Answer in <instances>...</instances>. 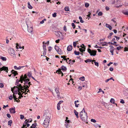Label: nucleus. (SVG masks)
Wrapping results in <instances>:
<instances>
[{"instance_id":"79ce46f5","label":"nucleus","mask_w":128,"mask_h":128,"mask_svg":"<svg viewBox=\"0 0 128 128\" xmlns=\"http://www.w3.org/2000/svg\"><path fill=\"white\" fill-rule=\"evenodd\" d=\"M98 14L99 16H102V13L101 12H98Z\"/></svg>"},{"instance_id":"864d4df0","label":"nucleus","mask_w":128,"mask_h":128,"mask_svg":"<svg viewBox=\"0 0 128 128\" xmlns=\"http://www.w3.org/2000/svg\"><path fill=\"white\" fill-rule=\"evenodd\" d=\"M73 44L74 47H76V42H73Z\"/></svg>"},{"instance_id":"1a4fd4ad","label":"nucleus","mask_w":128,"mask_h":128,"mask_svg":"<svg viewBox=\"0 0 128 128\" xmlns=\"http://www.w3.org/2000/svg\"><path fill=\"white\" fill-rule=\"evenodd\" d=\"M54 49L59 54L61 55L62 54L61 49L58 46H55L54 47Z\"/></svg>"},{"instance_id":"a878e982","label":"nucleus","mask_w":128,"mask_h":128,"mask_svg":"<svg viewBox=\"0 0 128 128\" xmlns=\"http://www.w3.org/2000/svg\"><path fill=\"white\" fill-rule=\"evenodd\" d=\"M28 8L30 9H32V7L30 4V2H28Z\"/></svg>"},{"instance_id":"4c0bfd02","label":"nucleus","mask_w":128,"mask_h":128,"mask_svg":"<svg viewBox=\"0 0 128 128\" xmlns=\"http://www.w3.org/2000/svg\"><path fill=\"white\" fill-rule=\"evenodd\" d=\"M80 80L82 81H84L85 80V78L84 76H82L80 78Z\"/></svg>"},{"instance_id":"423d86ee","label":"nucleus","mask_w":128,"mask_h":128,"mask_svg":"<svg viewBox=\"0 0 128 128\" xmlns=\"http://www.w3.org/2000/svg\"><path fill=\"white\" fill-rule=\"evenodd\" d=\"M55 91L54 93H53V95L55 97H57L58 99L60 98V92L58 90V89L57 88H55Z\"/></svg>"},{"instance_id":"cd10ccee","label":"nucleus","mask_w":128,"mask_h":128,"mask_svg":"<svg viewBox=\"0 0 128 128\" xmlns=\"http://www.w3.org/2000/svg\"><path fill=\"white\" fill-rule=\"evenodd\" d=\"M69 64H73L74 62H75V60H69Z\"/></svg>"},{"instance_id":"4468645a","label":"nucleus","mask_w":128,"mask_h":128,"mask_svg":"<svg viewBox=\"0 0 128 128\" xmlns=\"http://www.w3.org/2000/svg\"><path fill=\"white\" fill-rule=\"evenodd\" d=\"M81 46L82 47V48H79V50L81 52H84L85 51L86 48L82 46V45Z\"/></svg>"},{"instance_id":"603ef678","label":"nucleus","mask_w":128,"mask_h":128,"mask_svg":"<svg viewBox=\"0 0 128 128\" xmlns=\"http://www.w3.org/2000/svg\"><path fill=\"white\" fill-rule=\"evenodd\" d=\"M122 48V47H121V46H119L116 47V49L118 50H119L121 49V48Z\"/></svg>"},{"instance_id":"39448f33","label":"nucleus","mask_w":128,"mask_h":128,"mask_svg":"<svg viewBox=\"0 0 128 128\" xmlns=\"http://www.w3.org/2000/svg\"><path fill=\"white\" fill-rule=\"evenodd\" d=\"M80 116L81 120L83 121L88 123L87 121L88 116L86 113L85 112L84 108L80 113Z\"/></svg>"},{"instance_id":"9b49d317","label":"nucleus","mask_w":128,"mask_h":128,"mask_svg":"<svg viewBox=\"0 0 128 128\" xmlns=\"http://www.w3.org/2000/svg\"><path fill=\"white\" fill-rule=\"evenodd\" d=\"M44 42H43V44H44L43 45V47L44 50V52L43 53V56H44L46 54V43H45V44H44Z\"/></svg>"},{"instance_id":"5701e85b","label":"nucleus","mask_w":128,"mask_h":128,"mask_svg":"<svg viewBox=\"0 0 128 128\" xmlns=\"http://www.w3.org/2000/svg\"><path fill=\"white\" fill-rule=\"evenodd\" d=\"M74 112L75 115L76 116L77 118H79V116L78 115V112H76L75 110H74Z\"/></svg>"},{"instance_id":"6e6552de","label":"nucleus","mask_w":128,"mask_h":128,"mask_svg":"<svg viewBox=\"0 0 128 128\" xmlns=\"http://www.w3.org/2000/svg\"><path fill=\"white\" fill-rule=\"evenodd\" d=\"M15 51L12 48H10L8 50V52L10 55L14 57H16V54L14 53Z\"/></svg>"},{"instance_id":"e2e57ef3","label":"nucleus","mask_w":128,"mask_h":128,"mask_svg":"<svg viewBox=\"0 0 128 128\" xmlns=\"http://www.w3.org/2000/svg\"><path fill=\"white\" fill-rule=\"evenodd\" d=\"M66 56H61V58H63L64 60L65 58H66Z\"/></svg>"},{"instance_id":"13d9d810","label":"nucleus","mask_w":128,"mask_h":128,"mask_svg":"<svg viewBox=\"0 0 128 128\" xmlns=\"http://www.w3.org/2000/svg\"><path fill=\"white\" fill-rule=\"evenodd\" d=\"M4 84H2L0 83V87L2 88L4 87Z\"/></svg>"},{"instance_id":"473e14b6","label":"nucleus","mask_w":128,"mask_h":128,"mask_svg":"<svg viewBox=\"0 0 128 128\" xmlns=\"http://www.w3.org/2000/svg\"><path fill=\"white\" fill-rule=\"evenodd\" d=\"M94 126H95V127H96V128L98 127L99 128H100L101 127V126H100V125L98 124H95L94 125Z\"/></svg>"},{"instance_id":"6ab92c4d","label":"nucleus","mask_w":128,"mask_h":128,"mask_svg":"<svg viewBox=\"0 0 128 128\" xmlns=\"http://www.w3.org/2000/svg\"><path fill=\"white\" fill-rule=\"evenodd\" d=\"M100 44H101L102 46H108V44L106 42H103L100 43Z\"/></svg>"},{"instance_id":"393cba45","label":"nucleus","mask_w":128,"mask_h":128,"mask_svg":"<svg viewBox=\"0 0 128 128\" xmlns=\"http://www.w3.org/2000/svg\"><path fill=\"white\" fill-rule=\"evenodd\" d=\"M24 66H19L18 67H17V66H14V68L16 70H20V68H22Z\"/></svg>"},{"instance_id":"0eeeda50","label":"nucleus","mask_w":128,"mask_h":128,"mask_svg":"<svg viewBox=\"0 0 128 128\" xmlns=\"http://www.w3.org/2000/svg\"><path fill=\"white\" fill-rule=\"evenodd\" d=\"M88 52L90 54V56H95L96 54L97 51L95 50H91L90 48L88 49Z\"/></svg>"},{"instance_id":"f3484780","label":"nucleus","mask_w":128,"mask_h":128,"mask_svg":"<svg viewBox=\"0 0 128 128\" xmlns=\"http://www.w3.org/2000/svg\"><path fill=\"white\" fill-rule=\"evenodd\" d=\"M72 45L69 46L67 47V50L68 51H70L72 49Z\"/></svg>"},{"instance_id":"aec40b11","label":"nucleus","mask_w":128,"mask_h":128,"mask_svg":"<svg viewBox=\"0 0 128 128\" xmlns=\"http://www.w3.org/2000/svg\"><path fill=\"white\" fill-rule=\"evenodd\" d=\"M11 72L14 75V76H15L16 75L18 74V73H17V72L14 70H12Z\"/></svg>"},{"instance_id":"c9c22d12","label":"nucleus","mask_w":128,"mask_h":128,"mask_svg":"<svg viewBox=\"0 0 128 128\" xmlns=\"http://www.w3.org/2000/svg\"><path fill=\"white\" fill-rule=\"evenodd\" d=\"M116 42H114L113 43L112 42H108V44H113V45H114V44H116Z\"/></svg>"},{"instance_id":"7ed1b4c3","label":"nucleus","mask_w":128,"mask_h":128,"mask_svg":"<svg viewBox=\"0 0 128 128\" xmlns=\"http://www.w3.org/2000/svg\"><path fill=\"white\" fill-rule=\"evenodd\" d=\"M50 113L46 112L43 116V118L44 119L43 125L46 128L48 127L50 121Z\"/></svg>"},{"instance_id":"c85d7f7f","label":"nucleus","mask_w":128,"mask_h":128,"mask_svg":"<svg viewBox=\"0 0 128 128\" xmlns=\"http://www.w3.org/2000/svg\"><path fill=\"white\" fill-rule=\"evenodd\" d=\"M62 70H67V68L64 66H62Z\"/></svg>"},{"instance_id":"69168bd1","label":"nucleus","mask_w":128,"mask_h":128,"mask_svg":"<svg viewBox=\"0 0 128 128\" xmlns=\"http://www.w3.org/2000/svg\"><path fill=\"white\" fill-rule=\"evenodd\" d=\"M12 98L13 97L12 96H10L9 97V99L10 100H12Z\"/></svg>"},{"instance_id":"37998d69","label":"nucleus","mask_w":128,"mask_h":128,"mask_svg":"<svg viewBox=\"0 0 128 128\" xmlns=\"http://www.w3.org/2000/svg\"><path fill=\"white\" fill-rule=\"evenodd\" d=\"M46 20V19H44L43 20H42V21H41L40 24H43L44 23V21H45Z\"/></svg>"},{"instance_id":"5fc2aeb1","label":"nucleus","mask_w":128,"mask_h":128,"mask_svg":"<svg viewBox=\"0 0 128 128\" xmlns=\"http://www.w3.org/2000/svg\"><path fill=\"white\" fill-rule=\"evenodd\" d=\"M60 105L58 104L57 105V109L58 110H60Z\"/></svg>"},{"instance_id":"ddd939ff","label":"nucleus","mask_w":128,"mask_h":128,"mask_svg":"<svg viewBox=\"0 0 128 128\" xmlns=\"http://www.w3.org/2000/svg\"><path fill=\"white\" fill-rule=\"evenodd\" d=\"M56 72L59 74H62V76H63L64 75L63 73L61 71V70L60 68H59L58 70L56 71Z\"/></svg>"},{"instance_id":"de8ad7c7","label":"nucleus","mask_w":128,"mask_h":128,"mask_svg":"<svg viewBox=\"0 0 128 128\" xmlns=\"http://www.w3.org/2000/svg\"><path fill=\"white\" fill-rule=\"evenodd\" d=\"M91 121L94 123H95L96 122V120L95 119H92L91 120Z\"/></svg>"},{"instance_id":"a19ab883","label":"nucleus","mask_w":128,"mask_h":128,"mask_svg":"<svg viewBox=\"0 0 128 128\" xmlns=\"http://www.w3.org/2000/svg\"><path fill=\"white\" fill-rule=\"evenodd\" d=\"M29 120H28V121H27V122H24L23 123V124L25 125L26 126V124H27L28 123H29Z\"/></svg>"},{"instance_id":"b1692460","label":"nucleus","mask_w":128,"mask_h":128,"mask_svg":"<svg viewBox=\"0 0 128 128\" xmlns=\"http://www.w3.org/2000/svg\"><path fill=\"white\" fill-rule=\"evenodd\" d=\"M32 73L31 72H28L27 73V76H28L29 77H31Z\"/></svg>"},{"instance_id":"72a5a7b5","label":"nucleus","mask_w":128,"mask_h":128,"mask_svg":"<svg viewBox=\"0 0 128 128\" xmlns=\"http://www.w3.org/2000/svg\"><path fill=\"white\" fill-rule=\"evenodd\" d=\"M88 15H87V16L88 18V20H89V18H90V15L91 14V12H88Z\"/></svg>"},{"instance_id":"412c9836","label":"nucleus","mask_w":128,"mask_h":128,"mask_svg":"<svg viewBox=\"0 0 128 128\" xmlns=\"http://www.w3.org/2000/svg\"><path fill=\"white\" fill-rule=\"evenodd\" d=\"M115 100L114 98H112L110 100V102L111 103H112L113 104H114L116 105V106H117V104H116L115 102Z\"/></svg>"},{"instance_id":"680f3d73","label":"nucleus","mask_w":128,"mask_h":128,"mask_svg":"<svg viewBox=\"0 0 128 128\" xmlns=\"http://www.w3.org/2000/svg\"><path fill=\"white\" fill-rule=\"evenodd\" d=\"M16 46L17 48H22L21 46H19L18 44Z\"/></svg>"},{"instance_id":"f03ea898","label":"nucleus","mask_w":128,"mask_h":128,"mask_svg":"<svg viewBox=\"0 0 128 128\" xmlns=\"http://www.w3.org/2000/svg\"><path fill=\"white\" fill-rule=\"evenodd\" d=\"M26 23L22 24L21 26L23 29L24 30L28 29V31L30 33L32 32L33 28L32 26V25L31 22L29 21V18H26Z\"/></svg>"},{"instance_id":"c756f323","label":"nucleus","mask_w":128,"mask_h":128,"mask_svg":"<svg viewBox=\"0 0 128 128\" xmlns=\"http://www.w3.org/2000/svg\"><path fill=\"white\" fill-rule=\"evenodd\" d=\"M94 62V63L95 65V66H96L97 67H98L99 66V64L97 62H96L95 60H93Z\"/></svg>"},{"instance_id":"09e8293b","label":"nucleus","mask_w":128,"mask_h":128,"mask_svg":"<svg viewBox=\"0 0 128 128\" xmlns=\"http://www.w3.org/2000/svg\"><path fill=\"white\" fill-rule=\"evenodd\" d=\"M89 6V4L88 3H85V7L86 8H87Z\"/></svg>"},{"instance_id":"2eb2a0df","label":"nucleus","mask_w":128,"mask_h":128,"mask_svg":"<svg viewBox=\"0 0 128 128\" xmlns=\"http://www.w3.org/2000/svg\"><path fill=\"white\" fill-rule=\"evenodd\" d=\"M11 113L14 114L15 113V108H10L9 109Z\"/></svg>"},{"instance_id":"2f4dec72","label":"nucleus","mask_w":128,"mask_h":128,"mask_svg":"<svg viewBox=\"0 0 128 128\" xmlns=\"http://www.w3.org/2000/svg\"><path fill=\"white\" fill-rule=\"evenodd\" d=\"M92 61V60H91L90 59H88L85 60V62L86 63H87L88 62H91Z\"/></svg>"},{"instance_id":"3c124183","label":"nucleus","mask_w":128,"mask_h":128,"mask_svg":"<svg viewBox=\"0 0 128 128\" xmlns=\"http://www.w3.org/2000/svg\"><path fill=\"white\" fill-rule=\"evenodd\" d=\"M124 51L126 52L128 51V48L125 47L124 48Z\"/></svg>"},{"instance_id":"c03bdc74","label":"nucleus","mask_w":128,"mask_h":128,"mask_svg":"<svg viewBox=\"0 0 128 128\" xmlns=\"http://www.w3.org/2000/svg\"><path fill=\"white\" fill-rule=\"evenodd\" d=\"M20 119L21 120H22L24 119V115L21 114L20 115Z\"/></svg>"},{"instance_id":"0e129e2a","label":"nucleus","mask_w":128,"mask_h":128,"mask_svg":"<svg viewBox=\"0 0 128 128\" xmlns=\"http://www.w3.org/2000/svg\"><path fill=\"white\" fill-rule=\"evenodd\" d=\"M52 48L51 47L49 46L48 47V50L49 51H51V50H52Z\"/></svg>"},{"instance_id":"a211bd4d","label":"nucleus","mask_w":128,"mask_h":128,"mask_svg":"<svg viewBox=\"0 0 128 128\" xmlns=\"http://www.w3.org/2000/svg\"><path fill=\"white\" fill-rule=\"evenodd\" d=\"M106 28H108L110 30H112V27L109 24H106Z\"/></svg>"},{"instance_id":"e433bc0d","label":"nucleus","mask_w":128,"mask_h":128,"mask_svg":"<svg viewBox=\"0 0 128 128\" xmlns=\"http://www.w3.org/2000/svg\"><path fill=\"white\" fill-rule=\"evenodd\" d=\"M64 10L65 11H68L69 10L70 8L68 6L64 8Z\"/></svg>"},{"instance_id":"4be33fe9","label":"nucleus","mask_w":128,"mask_h":128,"mask_svg":"<svg viewBox=\"0 0 128 128\" xmlns=\"http://www.w3.org/2000/svg\"><path fill=\"white\" fill-rule=\"evenodd\" d=\"M24 91L23 90H22L18 92V94L20 96L22 94H23L24 92Z\"/></svg>"},{"instance_id":"bb28decb","label":"nucleus","mask_w":128,"mask_h":128,"mask_svg":"<svg viewBox=\"0 0 128 128\" xmlns=\"http://www.w3.org/2000/svg\"><path fill=\"white\" fill-rule=\"evenodd\" d=\"M36 126V123H35L32 124V125L30 126V128H35Z\"/></svg>"},{"instance_id":"20e7f679","label":"nucleus","mask_w":128,"mask_h":128,"mask_svg":"<svg viewBox=\"0 0 128 128\" xmlns=\"http://www.w3.org/2000/svg\"><path fill=\"white\" fill-rule=\"evenodd\" d=\"M16 85L18 86H14L11 89V90L14 94H16L18 93V92L22 90H24L25 88H23L21 84H18Z\"/></svg>"},{"instance_id":"bf43d9fd","label":"nucleus","mask_w":128,"mask_h":128,"mask_svg":"<svg viewBox=\"0 0 128 128\" xmlns=\"http://www.w3.org/2000/svg\"><path fill=\"white\" fill-rule=\"evenodd\" d=\"M63 102V101H62V100H61V101H60L59 102H58V104H60H60L62 103Z\"/></svg>"},{"instance_id":"6e6d98bb","label":"nucleus","mask_w":128,"mask_h":128,"mask_svg":"<svg viewBox=\"0 0 128 128\" xmlns=\"http://www.w3.org/2000/svg\"><path fill=\"white\" fill-rule=\"evenodd\" d=\"M56 12L54 13L53 14H52V16L54 17H55L56 16Z\"/></svg>"},{"instance_id":"f8f14e48","label":"nucleus","mask_w":128,"mask_h":128,"mask_svg":"<svg viewBox=\"0 0 128 128\" xmlns=\"http://www.w3.org/2000/svg\"><path fill=\"white\" fill-rule=\"evenodd\" d=\"M110 52L111 53L112 55H113L114 54V49L113 48V46H110Z\"/></svg>"},{"instance_id":"49530a36","label":"nucleus","mask_w":128,"mask_h":128,"mask_svg":"<svg viewBox=\"0 0 128 128\" xmlns=\"http://www.w3.org/2000/svg\"><path fill=\"white\" fill-rule=\"evenodd\" d=\"M72 26L73 27V28H74L76 27V26L75 25L74 23H72Z\"/></svg>"},{"instance_id":"4d7b16f0","label":"nucleus","mask_w":128,"mask_h":128,"mask_svg":"<svg viewBox=\"0 0 128 128\" xmlns=\"http://www.w3.org/2000/svg\"><path fill=\"white\" fill-rule=\"evenodd\" d=\"M14 94H13V97H14V100H16V99H18V98H16V96L14 95Z\"/></svg>"},{"instance_id":"338daca9","label":"nucleus","mask_w":128,"mask_h":128,"mask_svg":"<svg viewBox=\"0 0 128 128\" xmlns=\"http://www.w3.org/2000/svg\"><path fill=\"white\" fill-rule=\"evenodd\" d=\"M102 90L101 88H99V91L98 92V93H99L100 92H101L102 91Z\"/></svg>"},{"instance_id":"ea45409f","label":"nucleus","mask_w":128,"mask_h":128,"mask_svg":"<svg viewBox=\"0 0 128 128\" xmlns=\"http://www.w3.org/2000/svg\"><path fill=\"white\" fill-rule=\"evenodd\" d=\"M65 125L66 128H69L70 126V124H65Z\"/></svg>"},{"instance_id":"774afa93","label":"nucleus","mask_w":128,"mask_h":128,"mask_svg":"<svg viewBox=\"0 0 128 128\" xmlns=\"http://www.w3.org/2000/svg\"><path fill=\"white\" fill-rule=\"evenodd\" d=\"M114 37L116 38V40H118L120 39V38L119 37H117L116 36H114Z\"/></svg>"},{"instance_id":"a18cd8bd","label":"nucleus","mask_w":128,"mask_h":128,"mask_svg":"<svg viewBox=\"0 0 128 128\" xmlns=\"http://www.w3.org/2000/svg\"><path fill=\"white\" fill-rule=\"evenodd\" d=\"M123 13L125 15H128V11H125L124 12H123Z\"/></svg>"},{"instance_id":"9d476101","label":"nucleus","mask_w":128,"mask_h":128,"mask_svg":"<svg viewBox=\"0 0 128 128\" xmlns=\"http://www.w3.org/2000/svg\"><path fill=\"white\" fill-rule=\"evenodd\" d=\"M55 34L56 35L60 38H61L62 37V32L60 31H57L55 32Z\"/></svg>"},{"instance_id":"052dcab7","label":"nucleus","mask_w":128,"mask_h":128,"mask_svg":"<svg viewBox=\"0 0 128 128\" xmlns=\"http://www.w3.org/2000/svg\"><path fill=\"white\" fill-rule=\"evenodd\" d=\"M120 102L122 104H124V102L123 99H121L120 101Z\"/></svg>"},{"instance_id":"7c9ffc66","label":"nucleus","mask_w":128,"mask_h":128,"mask_svg":"<svg viewBox=\"0 0 128 128\" xmlns=\"http://www.w3.org/2000/svg\"><path fill=\"white\" fill-rule=\"evenodd\" d=\"M12 120H10L8 122V125L10 126H11L12 125Z\"/></svg>"},{"instance_id":"dca6fc26","label":"nucleus","mask_w":128,"mask_h":128,"mask_svg":"<svg viewBox=\"0 0 128 128\" xmlns=\"http://www.w3.org/2000/svg\"><path fill=\"white\" fill-rule=\"evenodd\" d=\"M79 101L78 100H77L76 101H75L74 102V104H75V106L76 108H78V106L79 105V104H77V102H78Z\"/></svg>"},{"instance_id":"f257e3e1","label":"nucleus","mask_w":128,"mask_h":128,"mask_svg":"<svg viewBox=\"0 0 128 128\" xmlns=\"http://www.w3.org/2000/svg\"><path fill=\"white\" fill-rule=\"evenodd\" d=\"M30 79L28 78L26 74H25L24 76L22 75L20 77V80L18 81H16L17 83H18L19 82H20L21 83H22L23 81L24 82V85L22 87L25 88V89L26 88H28L30 86L32 85L30 82Z\"/></svg>"},{"instance_id":"8fccbe9b","label":"nucleus","mask_w":128,"mask_h":128,"mask_svg":"<svg viewBox=\"0 0 128 128\" xmlns=\"http://www.w3.org/2000/svg\"><path fill=\"white\" fill-rule=\"evenodd\" d=\"M28 88H26V89H24V90H23L24 91V92H26L27 90H28L27 91V92H29L30 90H28Z\"/></svg>"},{"instance_id":"58836bf2","label":"nucleus","mask_w":128,"mask_h":128,"mask_svg":"<svg viewBox=\"0 0 128 128\" xmlns=\"http://www.w3.org/2000/svg\"><path fill=\"white\" fill-rule=\"evenodd\" d=\"M1 59H2L3 60L6 61V57H2Z\"/></svg>"},{"instance_id":"f704fd0d","label":"nucleus","mask_w":128,"mask_h":128,"mask_svg":"<svg viewBox=\"0 0 128 128\" xmlns=\"http://www.w3.org/2000/svg\"><path fill=\"white\" fill-rule=\"evenodd\" d=\"M75 54L76 55H78L80 54V52H77L76 50H75L74 52Z\"/></svg>"}]
</instances>
